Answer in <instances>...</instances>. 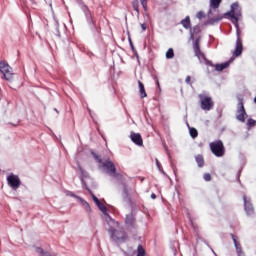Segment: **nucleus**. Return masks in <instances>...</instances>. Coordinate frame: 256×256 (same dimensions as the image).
<instances>
[{
    "label": "nucleus",
    "instance_id": "nucleus-1",
    "mask_svg": "<svg viewBox=\"0 0 256 256\" xmlns=\"http://www.w3.org/2000/svg\"><path fill=\"white\" fill-rule=\"evenodd\" d=\"M201 27L194 26L192 29H190V39L194 42V53L195 56L198 57L199 61H207V58L205 57V54L201 52V47L199 46V43L201 41Z\"/></svg>",
    "mask_w": 256,
    "mask_h": 256
},
{
    "label": "nucleus",
    "instance_id": "nucleus-2",
    "mask_svg": "<svg viewBox=\"0 0 256 256\" xmlns=\"http://www.w3.org/2000/svg\"><path fill=\"white\" fill-rule=\"evenodd\" d=\"M108 227V233L112 241H115V243H123V241L127 239V235L125 234L123 228L119 225V222H117V225L108 224Z\"/></svg>",
    "mask_w": 256,
    "mask_h": 256
},
{
    "label": "nucleus",
    "instance_id": "nucleus-3",
    "mask_svg": "<svg viewBox=\"0 0 256 256\" xmlns=\"http://www.w3.org/2000/svg\"><path fill=\"white\" fill-rule=\"evenodd\" d=\"M94 159L97 161V163L101 164L102 169H105L106 173L110 175V177H118L119 174H117V168H115V164L111 160H106L103 162L101 157H99L97 154L92 153Z\"/></svg>",
    "mask_w": 256,
    "mask_h": 256
},
{
    "label": "nucleus",
    "instance_id": "nucleus-4",
    "mask_svg": "<svg viewBox=\"0 0 256 256\" xmlns=\"http://www.w3.org/2000/svg\"><path fill=\"white\" fill-rule=\"evenodd\" d=\"M225 15L231 17V22L235 25L237 31H239V17H241V7L239 6V3H233L231 5V11L227 12Z\"/></svg>",
    "mask_w": 256,
    "mask_h": 256
},
{
    "label": "nucleus",
    "instance_id": "nucleus-5",
    "mask_svg": "<svg viewBox=\"0 0 256 256\" xmlns=\"http://www.w3.org/2000/svg\"><path fill=\"white\" fill-rule=\"evenodd\" d=\"M198 99L200 101V107L203 111H211L213 107H215V102H213V98L206 93H202L198 95Z\"/></svg>",
    "mask_w": 256,
    "mask_h": 256
},
{
    "label": "nucleus",
    "instance_id": "nucleus-6",
    "mask_svg": "<svg viewBox=\"0 0 256 256\" xmlns=\"http://www.w3.org/2000/svg\"><path fill=\"white\" fill-rule=\"evenodd\" d=\"M209 147L215 157H223V155H225V146L223 145V141L217 140L211 142Z\"/></svg>",
    "mask_w": 256,
    "mask_h": 256
},
{
    "label": "nucleus",
    "instance_id": "nucleus-7",
    "mask_svg": "<svg viewBox=\"0 0 256 256\" xmlns=\"http://www.w3.org/2000/svg\"><path fill=\"white\" fill-rule=\"evenodd\" d=\"M0 72L2 73L3 78L6 81L13 80V68H11V66H9V64H7L6 62H0Z\"/></svg>",
    "mask_w": 256,
    "mask_h": 256
},
{
    "label": "nucleus",
    "instance_id": "nucleus-8",
    "mask_svg": "<svg viewBox=\"0 0 256 256\" xmlns=\"http://www.w3.org/2000/svg\"><path fill=\"white\" fill-rule=\"evenodd\" d=\"M121 195L125 203L131 204V196L135 195V190L133 187L127 185L126 183H122Z\"/></svg>",
    "mask_w": 256,
    "mask_h": 256
},
{
    "label": "nucleus",
    "instance_id": "nucleus-9",
    "mask_svg": "<svg viewBox=\"0 0 256 256\" xmlns=\"http://www.w3.org/2000/svg\"><path fill=\"white\" fill-rule=\"evenodd\" d=\"M96 205L100 209V211L103 213V219L105 223H107V225H117V221H115V219L109 216V213H108L109 210L107 209V207H105V205H103V203L99 202Z\"/></svg>",
    "mask_w": 256,
    "mask_h": 256
},
{
    "label": "nucleus",
    "instance_id": "nucleus-10",
    "mask_svg": "<svg viewBox=\"0 0 256 256\" xmlns=\"http://www.w3.org/2000/svg\"><path fill=\"white\" fill-rule=\"evenodd\" d=\"M236 119L238 121H241V123H245V119H247V112L245 111V106L243 105V101H240L238 103Z\"/></svg>",
    "mask_w": 256,
    "mask_h": 256
},
{
    "label": "nucleus",
    "instance_id": "nucleus-11",
    "mask_svg": "<svg viewBox=\"0 0 256 256\" xmlns=\"http://www.w3.org/2000/svg\"><path fill=\"white\" fill-rule=\"evenodd\" d=\"M8 185L12 187V189H19L21 186V180L19 179V176L11 174L7 177Z\"/></svg>",
    "mask_w": 256,
    "mask_h": 256
},
{
    "label": "nucleus",
    "instance_id": "nucleus-12",
    "mask_svg": "<svg viewBox=\"0 0 256 256\" xmlns=\"http://www.w3.org/2000/svg\"><path fill=\"white\" fill-rule=\"evenodd\" d=\"M231 61H233V60L224 62L222 64H216L214 66H213V64H211V61H209L207 59H206V61L205 60L200 61V63H206V65H211L212 67H215L216 71H223L224 69H227V67H229V65H231Z\"/></svg>",
    "mask_w": 256,
    "mask_h": 256
},
{
    "label": "nucleus",
    "instance_id": "nucleus-13",
    "mask_svg": "<svg viewBox=\"0 0 256 256\" xmlns=\"http://www.w3.org/2000/svg\"><path fill=\"white\" fill-rule=\"evenodd\" d=\"M221 5V0H210V10L208 12V17H212L213 11L216 13H219L217 9H219V6Z\"/></svg>",
    "mask_w": 256,
    "mask_h": 256
},
{
    "label": "nucleus",
    "instance_id": "nucleus-14",
    "mask_svg": "<svg viewBox=\"0 0 256 256\" xmlns=\"http://www.w3.org/2000/svg\"><path fill=\"white\" fill-rule=\"evenodd\" d=\"M130 139L135 145H138V147H143V138L141 137V134L131 132Z\"/></svg>",
    "mask_w": 256,
    "mask_h": 256
},
{
    "label": "nucleus",
    "instance_id": "nucleus-15",
    "mask_svg": "<svg viewBox=\"0 0 256 256\" xmlns=\"http://www.w3.org/2000/svg\"><path fill=\"white\" fill-rule=\"evenodd\" d=\"M234 247L236 249V253L238 256H245V252H243V248H241V243L237 241V237L235 235H231Z\"/></svg>",
    "mask_w": 256,
    "mask_h": 256
},
{
    "label": "nucleus",
    "instance_id": "nucleus-16",
    "mask_svg": "<svg viewBox=\"0 0 256 256\" xmlns=\"http://www.w3.org/2000/svg\"><path fill=\"white\" fill-rule=\"evenodd\" d=\"M243 201L247 215H253V204H251V201L247 199V196H243Z\"/></svg>",
    "mask_w": 256,
    "mask_h": 256
},
{
    "label": "nucleus",
    "instance_id": "nucleus-17",
    "mask_svg": "<svg viewBox=\"0 0 256 256\" xmlns=\"http://www.w3.org/2000/svg\"><path fill=\"white\" fill-rule=\"evenodd\" d=\"M242 53H243V42L241 41V38H239L238 36L236 40V48L234 51V55L235 57H239V55H241Z\"/></svg>",
    "mask_w": 256,
    "mask_h": 256
},
{
    "label": "nucleus",
    "instance_id": "nucleus-18",
    "mask_svg": "<svg viewBox=\"0 0 256 256\" xmlns=\"http://www.w3.org/2000/svg\"><path fill=\"white\" fill-rule=\"evenodd\" d=\"M80 7L83 11V13L86 16V19L88 20L89 23L93 22V17L91 16V10H89V7L85 4H80Z\"/></svg>",
    "mask_w": 256,
    "mask_h": 256
},
{
    "label": "nucleus",
    "instance_id": "nucleus-19",
    "mask_svg": "<svg viewBox=\"0 0 256 256\" xmlns=\"http://www.w3.org/2000/svg\"><path fill=\"white\" fill-rule=\"evenodd\" d=\"M80 7L83 11V13L86 16V19L88 20L89 23L93 22V17L91 16V10H89V7L85 4H80Z\"/></svg>",
    "mask_w": 256,
    "mask_h": 256
},
{
    "label": "nucleus",
    "instance_id": "nucleus-20",
    "mask_svg": "<svg viewBox=\"0 0 256 256\" xmlns=\"http://www.w3.org/2000/svg\"><path fill=\"white\" fill-rule=\"evenodd\" d=\"M78 171L82 175L81 181H82L84 187H86V189H89V188H87V180H86V179H89V173H87V171H85L81 166H78Z\"/></svg>",
    "mask_w": 256,
    "mask_h": 256
},
{
    "label": "nucleus",
    "instance_id": "nucleus-21",
    "mask_svg": "<svg viewBox=\"0 0 256 256\" xmlns=\"http://www.w3.org/2000/svg\"><path fill=\"white\" fill-rule=\"evenodd\" d=\"M77 201H79L86 213H91V205L85 199L77 197Z\"/></svg>",
    "mask_w": 256,
    "mask_h": 256
},
{
    "label": "nucleus",
    "instance_id": "nucleus-22",
    "mask_svg": "<svg viewBox=\"0 0 256 256\" xmlns=\"http://www.w3.org/2000/svg\"><path fill=\"white\" fill-rule=\"evenodd\" d=\"M138 88L141 99H145V97H147V92L145 91V85H143V82L138 81Z\"/></svg>",
    "mask_w": 256,
    "mask_h": 256
},
{
    "label": "nucleus",
    "instance_id": "nucleus-23",
    "mask_svg": "<svg viewBox=\"0 0 256 256\" xmlns=\"http://www.w3.org/2000/svg\"><path fill=\"white\" fill-rule=\"evenodd\" d=\"M223 19V16L217 15L213 18L209 17V20L207 21V25H215V23H219Z\"/></svg>",
    "mask_w": 256,
    "mask_h": 256
},
{
    "label": "nucleus",
    "instance_id": "nucleus-24",
    "mask_svg": "<svg viewBox=\"0 0 256 256\" xmlns=\"http://www.w3.org/2000/svg\"><path fill=\"white\" fill-rule=\"evenodd\" d=\"M181 25L184 27V29H191V18L186 16L185 19L181 21Z\"/></svg>",
    "mask_w": 256,
    "mask_h": 256
},
{
    "label": "nucleus",
    "instance_id": "nucleus-25",
    "mask_svg": "<svg viewBox=\"0 0 256 256\" xmlns=\"http://www.w3.org/2000/svg\"><path fill=\"white\" fill-rule=\"evenodd\" d=\"M125 223L126 225H128V227H131V225L135 223V217L133 216V214L126 215Z\"/></svg>",
    "mask_w": 256,
    "mask_h": 256
},
{
    "label": "nucleus",
    "instance_id": "nucleus-26",
    "mask_svg": "<svg viewBox=\"0 0 256 256\" xmlns=\"http://www.w3.org/2000/svg\"><path fill=\"white\" fill-rule=\"evenodd\" d=\"M195 159L198 167H203V165H205V160L203 159V156L197 155Z\"/></svg>",
    "mask_w": 256,
    "mask_h": 256
},
{
    "label": "nucleus",
    "instance_id": "nucleus-27",
    "mask_svg": "<svg viewBox=\"0 0 256 256\" xmlns=\"http://www.w3.org/2000/svg\"><path fill=\"white\" fill-rule=\"evenodd\" d=\"M136 255L137 256H145V248H143V245H138L137 250H136Z\"/></svg>",
    "mask_w": 256,
    "mask_h": 256
},
{
    "label": "nucleus",
    "instance_id": "nucleus-28",
    "mask_svg": "<svg viewBox=\"0 0 256 256\" xmlns=\"http://www.w3.org/2000/svg\"><path fill=\"white\" fill-rule=\"evenodd\" d=\"M175 57V52H173V48H169L166 52V59H173Z\"/></svg>",
    "mask_w": 256,
    "mask_h": 256
},
{
    "label": "nucleus",
    "instance_id": "nucleus-29",
    "mask_svg": "<svg viewBox=\"0 0 256 256\" xmlns=\"http://www.w3.org/2000/svg\"><path fill=\"white\" fill-rule=\"evenodd\" d=\"M132 7L136 13L139 14V0H133L132 1Z\"/></svg>",
    "mask_w": 256,
    "mask_h": 256
},
{
    "label": "nucleus",
    "instance_id": "nucleus-30",
    "mask_svg": "<svg viewBox=\"0 0 256 256\" xmlns=\"http://www.w3.org/2000/svg\"><path fill=\"white\" fill-rule=\"evenodd\" d=\"M34 251H35V253H37L40 256H45V254L47 253V252H45V250H43L42 248H39V247H34Z\"/></svg>",
    "mask_w": 256,
    "mask_h": 256
},
{
    "label": "nucleus",
    "instance_id": "nucleus-31",
    "mask_svg": "<svg viewBox=\"0 0 256 256\" xmlns=\"http://www.w3.org/2000/svg\"><path fill=\"white\" fill-rule=\"evenodd\" d=\"M190 136L195 139L197 137V135H199V133L197 132V129L195 128H190Z\"/></svg>",
    "mask_w": 256,
    "mask_h": 256
},
{
    "label": "nucleus",
    "instance_id": "nucleus-32",
    "mask_svg": "<svg viewBox=\"0 0 256 256\" xmlns=\"http://www.w3.org/2000/svg\"><path fill=\"white\" fill-rule=\"evenodd\" d=\"M89 193H90V195H91V197H92L94 203H95L96 205H99V203H101V201L99 200V198H97V196H95V194H93V192H91V190H89Z\"/></svg>",
    "mask_w": 256,
    "mask_h": 256
},
{
    "label": "nucleus",
    "instance_id": "nucleus-33",
    "mask_svg": "<svg viewBox=\"0 0 256 256\" xmlns=\"http://www.w3.org/2000/svg\"><path fill=\"white\" fill-rule=\"evenodd\" d=\"M156 166H157L158 170L160 171V173L165 175V171H163V166H161V163L159 162V159H157V158H156Z\"/></svg>",
    "mask_w": 256,
    "mask_h": 256
},
{
    "label": "nucleus",
    "instance_id": "nucleus-34",
    "mask_svg": "<svg viewBox=\"0 0 256 256\" xmlns=\"http://www.w3.org/2000/svg\"><path fill=\"white\" fill-rule=\"evenodd\" d=\"M247 125L249 126V127H255L256 126V121L254 120V119H248V123H247Z\"/></svg>",
    "mask_w": 256,
    "mask_h": 256
},
{
    "label": "nucleus",
    "instance_id": "nucleus-35",
    "mask_svg": "<svg viewBox=\"0 0 256 256\" xmlns=\"http://www.w3.org/2000/svg\"><path fill=\"white\" fill-rule=\"evenodd\" d=\"M65 193H66L67 197H74V199H77V197H79V196L75 195V193H73L71 191H65Z\"/></svg>",
    "mask_w": 256,
    "mask_h": 256
},
{
    "label": "nucleus",
    "instance_id": "nucleus-36",
    "mask_svg": "<svg viewBox=\"0 0 256 256\" xmlns=\"http://www.w3.org/2000/svg\"><path fill=\"white\" fill-rule=\"evenodd\" d=\"M140 3L144 9V11H147V0H140Z\"/></svg>",
    "mask_w": 256,
    "mask_h": 256
},
{
    "label": "nucleus",
    "instance_id": "nucleus-37",
    "mask_svg": "<svg viewBox=\"0 0 256 256\" xmlns=\"http://www.w3.org/2000/svg\"><path fill=\"white\" fill-rule=\"evenodd\" d=\"M196 17H197V19H203V17H205V13L202 12V11H200V12H198V13L196 14Z\"/></svg>",
    "mask_w": 256,
    "mask_h": 256
},
{
    "label": "nucleus",
    "instance_id": "nucleus-38",
    "mask_svg": "<svg viewBox=\"0 0 256 256\" xmlns=\"http://www.w3.org/2000/svg\"><path fill=\"white\" fill-rule=\"evenodd\" d=\"M204 180L211 181V174H209V173L204 174Z\"/></svg>",
    "mask_w": 256,
    "mask_h": 256
},
{
    "label": "nucleus",
    "instance_id": "nucleus-39",
    "mask_svg": "<svg viewBox=\"0 0 256 256\" xmlns=\"http://www.w3.org/2000/svg\"><path fill=\"white\" fill-rule=\"evenodd\" d=\"M131 48H132V51L134 52L135 57L139 59V54L137 53V51H135V47H133V43H131Z\"/></svg>",
    "mask_w": 256,
    "mask_h": 256
},
{
    "label": "nucleus",
    "instance_id": "nucleus-40",
    "mask_svg": "<svg viewBox=\"0 0 256 256\" xmlns=\"http://www.w3.org/2000/svg\"><path fill=\"white\" fill-rule=\"evenodd\" d=\"M185 81L188 85H191V76H187Z\"/></svg>",
    "mask_w": 256,
    "mask_h": 256
},
{
    "label": "nucleus",
    "instance_id": "nucleus-41",
    "mask_svg": "<svg viewBox=\"0 0 256 256\" xmlns=\"http://www.w3.org/2000/svg\"><path fill=\"white\" fill-rule=\"evenodd\" d=\"M141 29H142V31H147V25L141 24Z\"/></svg>",
    "mask_w": 256,
    "mask_h": 256
},
{
    "label": "nucleus",
    "instance_id": "nucleus-42",
    "mask_svg": "<svg viewBox=\"0 0 256 256\" xmlns=\"http://www.w3.org/2000/svg\"><path fill=\"white\" fill-rule=\"evenodd\" d=\"M207 247H209V249L212 251V253H214V255L217 256V253H215V250H213V248H211V246L209 244H207Z\"/></svg>",
    "mask_w": 256,
    "mask_h": 256
},
{
    "label": "nucleus",
    "instance_id": "nucleus-43",
    "mask_svg": "<svg viewBox=\"0 0 256 256\" xmlns=\"http://www.w3.org/2000/svg\"><path fill=\"white\" fill-rule=\"evenodd\" d=\"M151 199H157V195H155V193L151 194Z\"/></svg>",
    "mask_w": 256,
    "mask_h": 256
},
{
    "label": "nucleus",
    "instance_id": "nucleus-44",
    "mask_svg": "<svg viewBox=\"0 0 256 256\" xmlns=\"http://www.w3.org/2000/svg\"><path fill=\"white\" fill-rule=\"evenodd\" d=\"M54 111H56V113H59V110H57V108H55Z\"/></svg>",
    "mask_w": 256,
    "mask_h": 256
},
{
    "label": "nucleus",
    "instance_id": "nucleus-45",
    "mask_svg": "<svg viewBox=\"0 0 256 256\" xmlns=\"http://www.w3.org/2000/svg\"><path fill=\"white\" fill-rule=\"evenodd\" d=\"M30 1H32V3H35V0H30Z\"/></svg>",
    "mask_w": 256,
    "mask_h": 256
}]
</instances>
